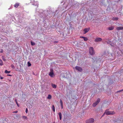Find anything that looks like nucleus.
<instances>
[{"mask_svg": "<svg viewBox=\"0 0 123 123\" xmlns=\"http://www.w3.org/2000/svg\"><path fill=\"white\" fill-rule=\"evenodd\" d=\"M89 52L90 54L91 55H94L95 54V51L94 50L93 48L92 47H90Z\"/></svg>", "mask_w": 123, "mask_h": 123, "instance_id": "1", "label": "nucleus"}, {"mask_svg": "<svg viewBox=\"0 0 123 123\" xmlns=\"http://www.w3.org/2000/svg\"><path fill=\"white\" fill-rule=\"evenodd\" d=\"M115 112L113 111H109L106 110L105 112V114L107 115H113L115 114Z\"/></svg>", "mask_w": 123, "mask_h": 123, "instance_id": "2", "label": "nucleus"}, {"mask_svg": "<svg viewBox=\"0 0 123 123\" xmlns=\"http://www.w3.org/2000/svg\"><path fill=\"white\" fill-rule=\"evenodd\" d=\"M94 119L93 118H91L86 121V123H93L94 122Z\"/></svg>", "mask_w": 123, "mask_h": 123, "instance_id": "3", "label": "nucleus"}, {"mask_svg": "<svg viewBox=\"0 0 123 123\" xmlns=\"http://www.w3.org/2000/svg\"><path fill=\"white\" fill-rule=\"evenodd\" d=\"M102 39L100 37H96L94 40L95 42H98L101 41L102 40Z\"/></svg>", "mask_w": 123, "mask_h": 123, "instance_id": "4", "label": "nucleus"}, {"mask_svg": "<svg viewBox=\"0 0 123 123\" xmlns=\"http://www.w3.org/2000/svg\"><path fill=\"white\" fill-rule=\"evenodd\" d=\"M75 69L76 70H77L78 71L81 72L82 71V68L80 67L79 66H76L75 67Z\"/></svg>", "mask_w": 123, "mask_h": 123, "instance_id": "5", "label": "nucleus"}, {"mask_svg": "<svg viewBox=\"0 0 123 123\" xmlns=\"http://www.w3.org/2000/svg\"><path fill=\"white\" fill-rule=\"evenodd\" d=\"M90 29V28H89L88 29L87 28H86L84 29V34H85L88 32L89 31Z\"/></svg>", "mask_w": 123, "mask_h": 123, "instance_id": "6", "label": "nucleus"}, {"mask_svg": "<svg viewBox=\"0 0 123 123\" xmlns=\"http://www.w3.org/2000/svg\"><path fill=\"white\" fill-rule=\"evenodd\" d=\"M80 38H82L85 41H86L88 40V38L87 37H80Z\"/></svg>", "mask_w": 123, "mask_h": 123, "instance_id": "7", "label": "nucleus"}, {"mask_svg": "<svg viewBox=\"0 0 123 123\" xmlns=\"http://www.w3.org/2000/svg\"><path fill=\"white\" fill-rule=\"evenodd\" d=\"M114 29V27L113 26H111L109 27L108 28V29L109 30H112Z\"/></svg>", "mask_w": 123, "mask_h": 123, "instance_id": "8", "label": "nucleus"}, {"mask_svg": "<svg viewBox=\"0 0 123 123\" xmlns=\"http://www.w3.org/2000/svg\"><path fill=\"white\" fill-rule=\"evenodd\" d=\"M117 30H123V27H117Z\"/></svg>", "mask_w": 123, "mask_h": 123, "instance_id": "9", "label": "nucleus"}, {"mask_svg": "<svg viewBox=\"0 0 123 123\" xmlns=\"http://www.w3.org/2000/svg\"><path fill=\"white\" fill-rule=\"evenodd\" d=\"M19 6V3H16L14 5V7L15 8H17Z\"/></svg>", "mask_w": 123, "mask_h": 123, "instance_id": "10", "label": "nucleus"}, {"mask_svg": "<svg viewBox=\"0 0 123 123\" xmlns=\"http://www.w3.org/2000/svg\"><path fill=\"white\" fill-rule=\"evenodd\" d=\"M54 74L53 73V72L51 71L49 74V75L51 77H52Z\"/></svg>", "mask_w": 123, "mask_h": 123, "instance_id": "11", "label": "nucleus"}, {"mask_svg": "<svg viewBox=\"0 0 123 123\" xmlns=\"http://www.w3.org/2000/svg\"><path fill=\"white\" fill-rule=\"evenodd\" d=\"M32 5H35V6H37V7H38V6L39 5L38 3L37 2H35L34 3H33L32 4Z\"/></svg>", "mask_w": 123, "mask_h": 123, "instance_id": "12", "label": "nucleus"}, {"mask_svg": "<svg viewBox=\"0 0 123 123\" xmlns=\"http://www.w3.org/2000/svg\"><path fill=\"white\" fill-rule=\"evenodd\" d=\"M58 115L60 117V119L61 120L62 118V115L61 113V112H59L58 113Z\"/></svg>", "mask_w": 123, "mask_h": 123, "instance_id": "13", "label": "nucleus"}, {"mask_svg": "<svg viewBox=\"0 0 123 123\" xmlns=\"http://www.w3.org/2000/svg\"><path fill=\"white\" fill-rule=\"evenodd\" d=\"M51 86L52 87L54 88H56V85L53 84H52Z\"/></svg>", "mask_w": 123, "mask_h": 123, "instance_id": "14", "label": "nucleus"}, {"mask_svg": "<svg viewBox=\"0 0 123 123\" xmlns=\"http://www.w3.org/2000/svg\"><path fill=\"white\" fill-rule=\"evenodd\" d=\"M100 99L98 98L97 99V101L95 102L97 104H98L100 101Z\"/></svg>", "mask_w": 123, "mask_h": 123, "instance_id": "15", "label": "nucleus"}, {"mask_svg": "<svg viewBox=\"0 0 123 123\" xmlns=\"http://www.w3.org/2000/svg\"><path fill=\"white\" fill-rule=\"evenodd\" d=\"M51 96L50 94H49L48 95L47 98L48 99H51Z\"/></svg>", "mask_w": 123, "mask_h": 123, "instance_id": "16", "label": "nucleus"}, {"mask_svg": "<svg viewBox=\"0 0 123 123\" xmlns=\"http://www.w3.org/2000/svg\"><path fill=\"white\" fill-rule=\"evenodd\" d=\"M31 44L32 46H34L35 45V42H33L32 41H31Z\"/></svg>", "mask_w": 123, "mask_h": 123, "instance_id": "17", "label": "nucleus"}, {"mask_svg": "<svg viewBox=\"0 0 123 123\" xmlns=\"http://www.w3.org/2000/svg\"><path fill=\"white\" fill-rule=\"evenodd\" d=\"M3 65V63L2 61L0 59V66H2Z\"/></svg>", "mask_w": 123, "mask_h": 123, "instance_id": "18", "label": "nucleus"}, {"mask_svg": "<svg viewBox=\"0 0 123 123\" xmlns=\"http://www.w3.org/2000/svg\"><path fill=\"white\" fill-rule=\"evenodd\" d=\"M118 18L117 17L113 18V20H117L118 19Z\"/></svg>", "mask_w": 123, "mask_h": 123, "instance_id": "19", "label": "nucleus"}, {"mask_svg": "<svg viewBox=\"0 0 123 123\" xmlns=\"http://www.w3.org/2000/svg\"><path fill=\"white\" fill-rule=\"evenodd\" d=\"M52 110L54 112H55V108L54 105H52Z\"/></svg>", "mask_w": 123, "mask_h": 123, "instance_id": "20", "label": "nucleus"}, {"mask_svg": "<svg viewBox=\"0 0 123 123\" xmlns=\"http://www.w3.org/2000/svg\"><path fill=\"white\" fill-rule=\"evenodd\" d=\"M5 72L6 74H8L10 72L8 71L7 70H6L5 71Z\"/></svg>", "mask_w": 123, "mask_h": 123, "instance_id": "21", "label": "nucleus"}, {"mask_svg": "<svg viewBox=\"0 0 123 123\" xmlns=\"http://www.w3.org/2000/svg\"><path fill=\"white\" fill-rule=\"evenodd\" d=\"M97 104L95 103H93L92 105V106L93 107H95Z\"/></svg>", "mask_w": 123, "mask_h": 123, "instance_id": "22", "label": "nucleus"}, {"mask_svg": "<svg viewBox=\"0 0 123 123\" xmlns=\"http://www.w3.org/2000/svg\"><path fill=\"white\" fill-rule=\"evenodd\" d=\"M28 65L29 67L31 66V63L29 62H28Z\"/></svg>", "mask_w": 123, "mask_h": 123, "instance_id": "23", "label": "nucleus"}, {"mask_svg": "<svg viewBox=\"0 0 123 123\" xmlns=\"http://www.w3.org/2000/svg\"><path fill=\"white\" fill-rule=\"evenodd\" d=\"M24 119H25L26 120L27 119V117L25 116H23L22 117Z\"/></svg>", "mask_w": 123, "mask_h": 123, "instance_id": "24", "label": "nucleus"}, {"mask_svg": "<svg viewBox=\"0 0 123 123\" xmlns=\"http://www.w3.org/2000/svg\"><path fill=\"white\" fill-rule=\"evenodd\" d=\"M11 68H12V69H14L15 68V67L14 66V65L13 64H12L11 66Z\"/></svg>", "mask_w": 123, "mask_h": 123, "instance_id": "25", "label": "nucleus"}, {"mask_svg": "<svg viewBox=\"0 0 123 123\" xmlns=\"http://www.w3.org/2000/svg\"><path fill=\"white\" fill-rule=\"evenodd\" d=\"M2 59L4 61H5L6 60V59L3 56H2Z\"/></svg>", "mask_w": 123, "mask_h": 123, "instance_id": "26", "label": "nucleus"}, {"mask_svg": "<svg viewBox=\"0 0 123 123\" xmlns=\"http://www.w3.org/2000/svg\"><path fill=\"white\" fill-rule=\"evenodd\" d=\"M60 103L61 105H62L63 104L62 102V100H60Z\"/></svg>", "mask_w": 123, "mask_h": 123, "instance_id": "27", "label": "nucleus"}, {"mask_svg": "<svg viewBox=\"0 0 123 123\" xmlns=\"http://www.w3.org/2000/svg\"><path fill=\"white\" fill-rule=\"evenodd\" d=\"M123 91V89H122V90H119V91H117V92H121V91Z\"/></svg>", "mask_w": 123, "mask_h": 123, "instance_id": "28", "label": "nucleus"}, {"mask_svg": "<svg viewBox=\"0 0 123 123\" xmlns=\"http://www.w3.org/2000/svg\"><path fill=\"white\" fill-rule=\"evenodd\" d=\"M15 101H16V103L17 104V106H19V105L18 104L17 102V101L16 100H15Z\"/></svg>", "mask_w": 123, "mask_h": 123, "instance_id": "29", "label": "nucleus"}, {"mask_svg": "<svg viewBox=\"0 0 123 123\" xmlns=\"http://www.w3.org/2000/svg\"><path fill=\"white\" fill-rule=\"evenodd\" d=\"M35 2L34 0H31V2L33 3V2Z\"/></svg>", "mask_w": 123, "mask_h": 123, "instance_id": "30", "label": "nucleus"}, {"mask_svg": "<svg viewBox=\"0 0 123 123\" xmlns=\"http://www.w3.org/2000/svg\"><path fill=\"white\" fill-rule=\"evenodd\" d=\"M28 110L27 108H26V111H25L26 113H27L28 112Z\"/></svg>", "mask_w": 123, "mask_h": 123, "instance_id": "31", "label": "nucleus"}, {"mask_svg": "<svg viewBox=\"0 0 123 123\" xmlns=\"http://www.w3.org/2000/svg\"><path fill=\"white\" fill-rule=\"evenodd\" d=\"M110 42L109 41H107V43L108 44H110Z\"/></svg>", "mask_w": 123, "mask_h": 123, "instance_id": "32", "label": "nucleus"}, {"mask_svg": "<svg viewBox=\"0 0 123 123\" xmlns=\"http://www.w3.org/2000/svg\"><path fill=\"white\" fill-rule=\"evenodd\" d=\"M18 112V111H13V113H17Z\"/></svg>", "mask_w": 123, "mask_h": 123, "instance_id": "33", "label": "nucleus"}, {"mask_svg": "<svg viewBox=\"0 0 123 123\" xmlns=\"http://www.w3.org/2000/svg\"><path fill=\"white\" fill-rule=\"evenodd\" d=\"M3 52V50H2V49H1V51H0V52L2 53Z\"/></svg>", "mask_w": 123, "mask_h": 123, "instance_id": "34", "label": "nucleus"}, {"mask_svg": "<svg viewBox=\"0 0 123 123\" xmlns=\"http://www.w3.org/2000/svg\"><path fill=\"white\" fill-rule=\"evenodd\" d=\"M61 108L62 109L63 108V104L62 105H61Z\"/></svg>", "mask_w": 123, "mask_h": 123, "instance_id": "35", "label": "nucleus"}, {"mask_svg": "<svg viewBox=\"0 0 123 123\" xmlns=\"http://www.w3.org/2000/svg\"><path fill=\"white\" fill-rule=\"evenodd\" d=\"M3 78H4L3 77L0 76V79H3Z\"/></svg>", "mask_w": 123, "mask_h": 123, "instance_id": "36", "label": "nucleus"}, {"mask_svg": "<svg viewBox=\"0 0 123 123\" xmlns=\"http://www.w3.org/2000/svg\"><path fill=\"white\" fill-rule=\"evenodd\" d=\"M110 45L112 46H113L114 44L113 43L111 44H110Z\"/></svg>", "mask_w": 123, "mask_h": 123, "instance_id": "37", "label": "nucleus"}, {"mask_svg": "<svg viewBox=\"0 0 123 123\" xmlns=\"http://www.w3.org/2000/svg\"><path fill=\"white\" fill-rule=\"evenodd\" d=\"M70 5V4H68V5H67V6H66V7H67V6H68L69 5Z\"/></svg>", "mask_w": 123, "mask_h": 123, "instance_id": "38", "label": "nucleus"}, {"mask_svg": "<svg viewBox=\"0 0 123 123\" xmlns=\"http://www.w3.org/2000/svg\"><path fill=\"white\" fill-rule=\"evenodd\" d=\"M105 114V113H104V114L102 116V117H103V116Z\"/></svg>", "mask_w": 123, "mask_h": 123, "instance_id": "39", "label": "nucleus"}, {"mask_svg": "<svg viewBox=\"0 0 123 123\" xmlns=\"http://www.w3.org/2000/svg\"><path fill=\"white\" fill-rule=\"evenodd\" d=\"M8 75V76H11V75H10V74H8V75Z\"/></svg>", "mask_w": 123, "mask_h": 123, "instance_id": "40", "label": "nucleus"}]
</instances>
